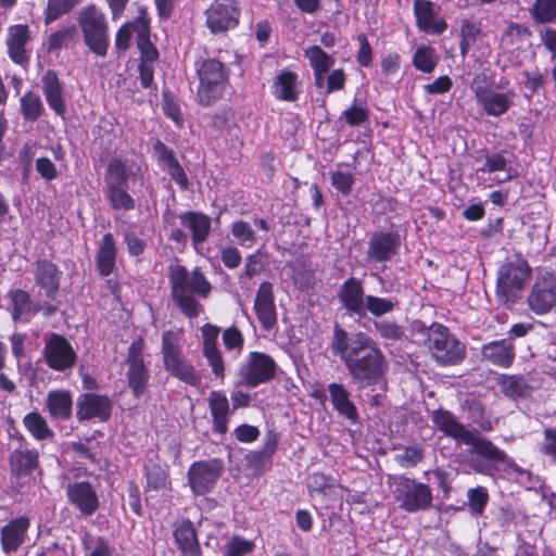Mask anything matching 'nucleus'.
I'll return each mask as SVG.
<instances>
[{
    "instance_id": "7c9ffc66",
    "label": "nucleus",
    "mask_w": 556,
    "mask_h": 556,
    "mask_svg": "<svg viewBox=\"0 0 556 556\" xmlns=\"http://www.w3.org/2000/svg\"><path fill=\"white\" fill-rule=\"evenodd\" d=\"M139 36L137 46L141 54V62L154 63L159 58V52L150 40V21L144 8H140L138 15Z\"/></svg>"
},
{
    "instance_id": "4be33fe9",
    "label": "nucleus",
    "mask_w": 556,
    "mask_h": 556,
    "mask_svg": "<svg viewBox=\"0 0 556 556\" xmlns=\"http://www.w3.org/2000/svg\"><path fill=\"white\" fill-rule=\"evenodd\" d=\"M482 358L495 366L508 368L515 359V344L511 338L494 340L481 348Z\"/></svg>"
},
{
    "instance_id": "3c124183",
    "label": "nucleus",
    "mask_w": 556,
    "mask_h": 556,
    "mask_svg": "<svg viewBox=\"0 0 556 556\" xmlns=\"http://www.w3.org/2000/svg\"><path fill=\"white\" fill-rule=\"evenodd\" d=\"M21 109L25 119L35 122L42 114L43 105L38 94L27 92L21 99Z\"/></svg>"
},
{
    "instance_id": "c756f323",
    "label": "nucleus",
    "mask_w": 556,
    "mask_h": 556,
    "mask_svg": "<svg viewBox=\"0 0 556 556\" xmlns=\"http://www.w3.org/2000/svg\"><path fill=\"white\" fill-rule=\"evenodd\" d=\"M46 406L53 419L67 420L72 416L73 399L67 390H51L47 394Z\"/></svg>"
},
{
    "instance_id": "774afa93",
    "label": "nucleus",
    "mask_w": 556,
    "mask_h": 556,
    "mask_svg": "<svg viewBox=\"0 0 556 556\" xmlns=\"http://www.w3.org/2000/svg\"><path fill=\"white\" fill-rule=\"evenodd\" d=\"M544 441L540 445L539 451L548 457L552 463L556 464V428H546L543 431Z\"/></svg>"
},
{
    "instance_id": "8fccbe9b",
    "label": "nucleus",
    "mask_w": 556,
    "mask_h": 556,
    "mask_svg": "<svg viewBox=\"0 0 556 556\" xmlns=\"http://www.w3.org/2000/svg\"><path fill=\"white\" fill-rule=\"evenodd\" d=\"M127 188H105L106 198L114 210L130 211L135 207V200L127 192Z\"/></svg>"
},
{
    "instance_id": "e2e57ef3",
    "label": "nucleus",
    "mask_w": 556,
    "mask_h": 556,
    "mask_svg": "<svg viewBox=\"0 0 556 556\" xmlns=\"http://www.w3.org/2000/svg\"><path fill=\"white\" fill-rule=\"evenodd\" d=\"M424 458L422 450L416 445L407 446L395 456L396 463L403 468L415 467Z\"/></svg>"
},
{
    "instance_id": "f3484780",
    "label": "nucleus",
    "mask_w": 556,
    "mask_h": 556,
    "mask_svg": "<svg viewBox=\"0 0 556 556\" xmlns=\"http://www.w3.org/2000/svg\"><path fill=\"white\" fill-rule=\"evenodd\" d=\"M277 364L274 358L262 352H251L245 364V386L254 388L273 380Z\"/></svg>"
},
{
    "instance_id": "2f4dec72",
    "label": "nucleus",
    "mask_w": 556,
    "mask_h": 556,
    "mask_svg": "<svg viewBox=\"0 0 556 556\" xmlns=\"http://www.w3.org/2000/svg\"><path fill=\"white\" fill-rule=\"evenodd\" d=\"M207 402L213 417L214 431L225 433L227 431V417L229 414V403L226 395L218 391H212Z\"/></svg>"
},
{
    "instance_id": "69168bd1",
    "label": "nucleus",
    "mask_w": 556,
    "mask_h": 556,
    "mask_svg": "<svg viewBox=\"0 0 556 556\" xmlns=\"http://www.w3.org/2000/svg\"><path fill=\"white\" fill-rule=\"evenodd\" d=\"M333 485V479L323 472H313L307 478V488L311 492L325 494Z\"/></svg>"
},
{
    "instance_id": "423d86ee",
    "label": "nucleus",
    "mask_w": 556,
    "mask_h": 556,
    "mask_svg": "<svg viewBox=\"0 0 556 556\" xmlns=\"http://www.w3.org/2000/svg\"><path fill=\"white\" fill-rule=\"evenodd\" d=\"M77 22L88 49L98 56H105L110 47V37L104 13L91 4L79 11Z\"/></svg>"
},
{
    "instance_id": "864d4df0",
    "label": "nucleus",
    "mask_w": 556,
    "mask_h": 556,
    "mask_svg": "<svg viewBox=\"0 0 556 556\" xmlns=\"http://www.w3.org/2000/svg\"><path fill=\"white\" fill-rule=\"evenodd\" d=\"M139 25L137 16L135 21L126 22L119 27L115 36L117 51L125 52L129 48L132 35L136 33L139 36Z\"/></svg>"
},
{
    "instance_id": "0eeeda50",
    "label": "nucleus",
    "mask_w": 556,
    "mask_h": 556,
    "mask_svg": "<svg viewBox=\"0 0 556 556\" xmlns=\"http://www.w3.org/2000/svg\"><path fill=\"white\" fill-rule=\"evenodd\" d=\"M194 66L199 77V101L202 105H210L225 91L228 81L225 65L216 59H201Z\"/></svg>"
},
{
    "instance_id": "dca6fc26",
    "label": "nucleus",
    "mask_w": 556,
    "mask_h": 556,
    "mask_svg": "<svg viewBox=\"0 0 556 556\" xmlns=\"http://www.w3.org/2000/svg\"><path fill=\"white\" fill-rule=\"evenodd\" d=\"M401 243L397 231H375L367 243V258L379 263L388 262L399 253Z\"/></svg>"
},
{
    "instance_id": "a19ab883",
    "label": "nucleus",
    "mask_w": 556,
    "mask_h": 556,
    "mask_svg": "<svg viewBox=\"0 0 556 556\" xmlns=\"http://www.w3.org/2000/svg\"><path fill=\"white\" fill-rule=\"evenodd\" d=\"M38 465V453L35 450H17L11 455V467L18 475L30 473Z\"/></svg>"
},
{
    "instance_id": "473e14b6",
    "label": "nucleus",
    "mask_w": 556,
    "mask_h": 556,
    "mask_svg": "<svg viewBox=\"0 0 556 556\" xmlns=\"http://www.w3.org/2000/svg\"><path fill=\"white\" fill-rule=\"evenodd\" d=\"M36 283L40 286L48 296L59 289V270L58 267L49 261H38L35 269Z\"/></svg>"
},
{
    "instance_id": "f8f14e48",
    "label": "nucleus",
    "mask_w": 556,
    "mask_h": 556,
    "mask_svg": "<svg viewBox=\"0 0 556 556\" xmlns=\"http://www.w3.org/2000/svg\"><path fill=\"white\" fill-rule=\"evenodd\" d=\"M473 92L484 112L495 117L504 115L511 108L515 96L513 91L497 92L490 89L486 86L485 75L476 77Z\"/></svg>"
},
{
    "instance_id": "5fc2aeb1",
    "label": "nucleus",
    "mask_w": 556,
    "mask_h": 556,
    "mask_svg": "<svg viewBox=\"0 0 556 556\" xmlns=\"http://www.w3.org/2000/svg\"><path fill=\"white\" fill-rule=\"evenodd\" d=\"M468 506L475 515H481L489 502V493L484 486L471 488L467 492Z\"/></svg>"
},
{
    "instance_id": "4d7b16f0",
    "label": "nucleus",
    "mask_w": 556,
    "mask_h": 556,
    "mask_svg": "<svg viewBox=\"0 0 556 556\" xmlns=\"http://www.w3.org/2000/svg\"><path fill=\"white\" fill-rule=\"evenodd\" d=\"M80 0H49L46 11V23L49 24L58 20L63 14L70 12Z\"/></svg>"
},
{
    "instance_id": "37998d69",
    "label": "nucleus",
    "mask_w": 556,
    "mask_h": 556,
    "mask_svg": "<svg viewBox=\"0 0 556 556\" xmlns=\"http://www.w3.org/2000/svg\"><path fill=\"white\" fill-rule=\"evenodd\" d=\"M23 424L36 440L53 437V431L49 428L47 420L37 412L28 413L24 417Z\"/></svg>"
},
{
    "instance_id": "4c0bfd02",
    "label": "nucleus",
    "mask_w": 556,
    "mask_h": 556,
    "mask_svg": "<svg viewBox=\"0 0 556 556\" xmlns=\"http://www.w3.org/2000/svg\"><path fill=\"white\" fill-rule=\"evenodd\" d=\"M174 538L181 553L193 554L198 549L195 531L190 521H182L177 525Z\"/></svg>"
},
{
    "instance_id": "6e6552de",
    "label": "nucleus",
    "mask_w": 556,
    "mask_h": 556,
    "mask_svg": "<svg viewBox=\"0 0 556 556\" xmlns=\"http://www.w3.org/2000/svg\"><path fill=\"white\" fill-rule=\"evenodd\" d=\"M393 483L395 485L394 497L403 510L416 513L431 506L432 492L428 484L405 476L394 477Z\"/></svg>"
},
{
    "instance_id": "c03bdc74",
    "label": "nucleus",
    "mask_w": 556,
    "mask_h": 556,
    "mask_svg": "<svg viewBox=\"0 0 556 556\" xmlns=\"http://www.w3.org/2000/svg\"><path fill=\"white\" fill-rule=\"evenodd\" d=\"M481 34V25L478 22H473L471 20H463L460 24L459 35H460V45L459 50L460 54L464 56L468 53L470 48L476 43L478 37Z\"/></svg>"
},
{
    "instance_id": "7ed1b4c3",
    "label": "nucleus",
    "mask_w": 556,
    "mask_h": 556,
    "mask_svg": "<svg viewBox=\"0 0 556 556\" xmlns=\"http://www.w3.org/2000/svg\"><path fill=\"white\" fill-rule=\"evenodd\" d=\"M172 294L181 312L192 318L200 313V305L195 295L206 298L211 291V285L199 268L189 273L182 266L172 268L170 273Z\"/></svg>"
},
{
    "instance_id": "a211bd4d",
    "label": "nucleus",
    "mask_w": 556,
    "mask_h": 556,
    "mask_svg": "<svg viewBox=\"0 0 556 556\" xmlns=\"http://www.w3.org/2000/svg\"><path fill=\"white\" fill-rule=\"evenodd\" d=\"M254 311L264 330L269 331L277 326V311L270 282L261 283L254 300Z\"/></svg>"
},
{
    "instance_id": "aec40b11",
    "label": "nucleus",
    "mask_w": 556,
    "mask_h": 556,
    "mask_svg": "<svg viewBox=\"0 0 556 556\" xmlns=\"http://www.w3.org/2000/svg\"><path fill=\"white\" fill-rule=\"evenodd\" d=\"M112 403L108 396L87 393L77 402V418L80 421L98 419L106 421L111 416Z\"/></svg>"
},
{
    "instance_id": "cd10ccee",
    "label": "nucleus",
    "mask_w": 556,
    "mask_h": 556,
    "mask_svg": "<svg viewBox=\"0 0 556 556\" xmlns=\"http://www.w3.org/2000/svg\"><path fill=\"white\" fill-rule=\"evenodd\" d=\"M42 91L49 106L60 116H63L66 106L63 98V87L56 73L48 71L42 76Z\"/></svg>"
},
{
    "instance_id": "4468645a",
    "label": "nucleus",
    "mask_w": 556,
    "mask_h": 556,
    "mask_svg": "<svg viewBox=\"0 0 556 556\" xmlns=\"http://www.w3.org/2000/svg\"><path fill=\"white\" fill-rule=\"evenodd\" d=\"M528 304L535 314H545L556 305V274L547 271L536 277Z\"/></svg>"
},
{
    "instance_id": "9d476101",
    "label": "nucleus",
    "mask_w": 556,
    "mask_h": 556,
    "mask_svg": "<svg viewBox=\"0 0 556 556\" xmlns=\"http://www.w3.org/2000/svg\"><path fill=\"white\" fill-rule=\"evenodd\" d=\"M42 355L46 364L56 371L70 370L76 363V353L72 344L58 333L46 337Z\"/></svg>"
},
{
    "instance_id": "ea45409f",
    "label": "nucleus",
    "mask_w": 556,
    "mask_h": 556,
    "mask_svg": "<svg viewBox=\"0 0 556 556\" xmlns=\"http://www.w3.org/2000/svg\"><path fill=\"white\" fill-rule=\"evenodd\" d=\"M296 74L290 71H282L275 80V94L278 99L285 101H294L298 94L294 90Z\"/></svg>"
},
{
    "instance_id": "e433bc0d",
    "label": "nucleus",
    "mask_w": 556,
    "mask_h": 556,
    "mask_svg": "<svg viewBox=\"0 0 556 556\" xmlns=\"http://www.w3.org/2000/svg\"><path fill=\"white\" fill-rule=\"evenodd\" d=\"M165 369L174 377L190 386H198L201 382L200 375L194 367L182 356L164 364Z\"/></svg>"
},
{
    "instance_id": "72a5a7b5",
    "label": "nucleus",
    "mask_w": 556,
    "mask_h": 556,
    "mask_svg": "<svg viewBox=\"0 0 556 556\" xmlns=\"http://www.w3.org/2000/svg\"><path fill=\"white\" fill-rule=\"evenodd\" d=\"M116 247L112 233H105L102 237L99 250L97 253V267L101 276H109L115 267L116 261Z\"/></svg>"
},
{
    "instance_id": "052dcab7",
    "label": "nucleus",
    "mask_w": 556,
    "mask_h": 556,
    "mask_svg": "<svg viewBox=\"0 0 556 556\" xmlns=\"http://www.w3.org/2000/svg\"><path fill=\"white\" fill-rule=\"evenodd\" d=\"M341 118H343L349 126L357 127L368 121L369 113L365 106L353 103L342 113Z\"/></svg>"
},
{
    "instance_id": "39448f33",
    "label": "nucleus",
    "mask_w": 556,
    "mask_h": 556,
    "mask_svg": "<svg viewBox=\"0 0 556 556\" xmlns=\"http://www.w3.org/2000/svg\"><path fill=\"white\" fill-rule=\"evenodd\" d=\"M426 337V344L435 362L440 365L451 366L463 362L466 356V346L447 327L432 323L430 326H415Z\"/></svg>"
},
{
    "instance_id": "603ef678",
    "label": "nucleus",
    "mask_w": 556,
    "mask_h": 556,
    "mask_svg": "<svg viewBox=\"0 0 556 556\" xmlns=\"http://www.w3.org/2000/svg\"><path fill=\"white\" fill-rule=\"evenodd\" d=\"M147 489L160 491L168 486L166 470L160 465L152 464L146 467Z\"/></svg>"
},
{
    "instance_id": "c85d7f7f",
    "label": "nucleus",
    "mask_w": 556,
    "mask_h": 556,
    "mask_svg": "<svg viewBox=\"0 0 556 556\" xmlns=\"http://www.w3.org/2000/svg\"><path fill=\"white\" fill-rule=\"evenodd\" d=\"M277 447V440L275 435L269 434L267 441L261 451L251 452L247 456L245 469L251 470V475L254 477L260 476L267 470L271 464V456Z\"/></svg>"
},
{
    "instance_id": "20e7f679",
    "label": "nucleus",
    "mask_w": 556,
    "mask_h": 556,
    "mask_svg": "<svg viewBox=\"0 0 556 556\" xmlns=\"http://www.w3.org/2000/svg\"><path fill=\"white\" fill-rule=\"evenodd\" d=\"M531 275L532 268L520 253L508 256L497 270V301L505 306L517 303Z\"/></svg>"
},
{
    "instance_id": "393cba45",
    "label": "nucleus",
    "mask_w": 556,
    "mask_h": 556,
    "mask_svg": "<svg viewBox=\"0 0 556 556\" xmlns=\"http://www.w3.org/2000/svg\"><path fill=\"white\" fill-rule=\"evenodd\" d=\"M181 225L191 232L194 249L199 251L211 231V218L198 212H185L179 215Z\"/></svg>"
},
{
    "instance_id": "bb28decb",
    "label": "nucleus",
    "mask_w": 556,
    "mask_h": 556,
    "mask_svg": "<svg viewBox=\"0 0 556 556\" xmlns=\"http://www.w3.org/2000/svg\"><path fill=\"white\" fill-rule=\"evenodd\" d=\"M203 337V353L207 358L212 369L216 376H222L224 372V364L217 349V340L219 337V328L206 324L202 328Z\"/></svg>"
},
{
    "instance_id": "13d9d810",
    "label": "nucleus",
    "mask_w": 556,
    "mask_h": 556,
    "mask_svg": "<svg viewBox=\"0 0 556 556\" xmlns=\"http://www.w3.org/2000/svg\"><path fill=\"white\" fill-rule=\"evenodd\" d=\"M509 161L506 159L505 153H486L484 155L483 165L478 168L482 173H495V172H507Z\"/></svg>"
},
{
    "instance_id": "bf43d9fd",
    "label": "nucleus",
    "mask_w": 556,
    "mask_h": 556,
    "mask_svg": "<svg viewBox=\"0 0 556 556\" xmlns=\"http://www.w3.org/2000/svg\"><path fill=\"white\" fill-rule=\"evenodd\" d=\"M331 185L343 195H349L352 191L355 178L352 173L332 170L330 172Z\"/></svg>"
},
{
    "instance_id": "c9c22d12",
    "label": "nucleus",
    "mask_w": 556,
    "mask_h": 556,
    "mask_svg": "<svg viewBox=\"0 0 556 556\" xmlns=\"http://www.w3.org/2000/svg\"><path fill=\"white\" fill-rule=\"evenodd\" d=\"M13 306L12 317L15 321L26 323L36 313L29 294L24 290H13L9 293Z\"/></svg>"
},
{
    "instance_id": "09e8293b",
    "label": "nucleus",
    "mask_w": 556,
    "mask_h": 556,
    "mask_svg": "<svg viewBox=\"0 0 556 556\" xmlns=\"http://www.w3.org/2000/svg\"><path fill=\"white\" fill-rule=\"evenodd\" d=\"M396 305L397 301L395 299L380 298L368 294V299L365 304V315L369 313L375 317H381L392 313Z\"/></svg>"
},
{
    "instance_id": "0e129e2a",
    "label": "nucleus",
    "mask_w": 556,
    "mask_h": 556,
    "mask_svg": "<svg viewBox=\"0 0 556 556\" xmlns=\"http://www.w3.org/2000/svg\"><path fill=\"white\" fill-rule=\"evenodd\" d=\"M84 545L88 556H108L110 553L108 543L100 536L85 535Z\"/></svg>"
},
{
    "instance_id": "79ce46f5",
    "label": "nucleus",
    "mask_w": 556,
    "mask_h": 556,
    "mask_svg": "<svg viewBox=\"0 0 556 556\" xmlns=\"http://www.w3.org/2000/svg\"><path fill=\"white\" fill-rule=\"evenodd\" d=\"M181 340L182 333L180 330H166L163 332L162 354L164 364L181 357Z\"/></svg>"
},
{
    "instance_id": "a18cd8bd",
    "label": "nucleus",
    "mask_w": 556,
    "mask_h": 556,
    "mask_svg": "<svg viewBox=\"0 0 556 556\" xmlns=\"http://www.w3.org/2000/svg\"><path fill=\"white\" fill-rule=\"evenodd\" d=\"M438 62L439 56L432 47L420 46L414 52L413 64L418 71L429 74L433 72Z\"/></svg>"
},
{
    "instance_id": "a878e982",
    "label": "nucleus",
    "mask_w": 556,
    "mask_h": 556,
    "mask_svg": "<svg viewBox=\"0 0 556 556\" xmlns=\"http://www.w3.org/2000/svg\"><path fill=\"white\" fill-rule=\"evenodd\" d=\"M29 520L26 517L16 518L1 529V544L5 554L15 553L24 543Z\"/></svg>"
},
{
    "instance_id": "6e6d98bb",
    "label": "nucleus",
    "mask_w": 556,
    "mask_h": 556,
    "mask_svg": "<svg viewBox=\"0 0 556 556\" xmlns=\"http://www.w3.org/2000/svg\"><path fill=\"white\" fill-rule=\"evenodd\" d=\"M530 36L531 30L529 27L518 23H510L502 36V41L507 46H515Z\"/></svg>"
},
{
    "instance_id": "5701e85b",
    "label": "nucleus",
    "mask_w": 556,
    "mask_h": 556,
    "mask_svg": "<svg viewBox=\"0 0 556 556\" xmlns=\"http://www.w3.org/2000/svg\"><path fill=\"white\" fill-rule=\"evenodd\" d=\"M30 40L29 27L27 25L17 24L8 28L7 46L10 59L20 65L29 60V52L26 49Z\"/></svg>"
},
{
    "instance_id": "6ab92c4d",
    "label": "nucleus",
    "mask_w": 556,
    "mask_h": 556,
    "mask_svg": "<svg viewBox=\"0 0 556 556\" xmlns=\"http://www.w3.org/2000/svg\"><path fill=\"white\" fill-rule=\"evenodd\" d=\"M66 494L68 502L84 516L93 515L99 507L97 492L87 481L68 483Z\"/></svg>"
},
{
    "instance_id": "f03ea898",
    "label": "nucleus",
    "mask_w": 556,
    "mask_h": 556,
    "mask_svg": "<svg viewBox=\"0 0 556 556\" xmlns=\"http://www.w3.org/2000/svg\"><path fill=\"white\" fill-rule=\"evenodd\" d=\"M431 420L444 435L454 439L457 444L470 446L469 453L475 456L468 460V465L475 472L492 476L500 466H503L517 473H523V469L505 451L482 437L477 429H468L451 412L442 408L433 410Z\"/></svg>"
},
{
    "instance_id": "680f3d73",
    "label": "nucleus",
    "mask_w": 556,
    "mask_h": 556,
    "mask_svg": "<svg viewBox=\"0 0 556 556\" xmlns=\"http://www.w3.org/2000/svg\"><path fill=\"white\" fill-rule=\"evenodd\" d=\"M76 37L75 26L63 28L59 31L53 33L49 39V49L56 50L62 47H68L74 42Z\"/></svg>"
},
{
    "instance_id": "1a4fd4ad",
    "label": "nucleus",
    "mask_w": 556,
    "mask_h": 556,
    "mask_svg": "<svg viewBox=\"0 0 556 556\" xmlns=\"http://www.w3.org/2000/svg\"><path fill=\"white\" fill-rule=\"evenodd\" d=\"M144 348V340L137 338L129 345L125 359L127 383L137 399L146 393L150 380L149 364L144 361L143 355Z\"/></svg>"
},
{
    "instance_id": "f704fd0d",
    "label": "nucleus",
    "mask_w": 556,
    "mask_h": 556,
    "mask_svg": "<svg viewBox=\"0 0 556 556\" xmlns=\"http://www.w3.org/2000/svg\"><path fill=\"white\" fill-rule=\"evenodd\" d=\"M131 170L127 162L119 157H112L109 161L104 181L105 188L128 187Z\"/></svg>"
},
{
    "instance_id": "de8ad7c7",
    "label": "nucleus",
    "mask_w": 556,
    "mask_h": 556,
    "mask_svg": "<svg viewBox=\"0 0 556 556\" xmlns=\"http://www.w3.org/2000/svg\"><path fill=\"white\" fill-rule=\"evenodd\" d=\"M304 56L309 61L313 71L329 72L334 60L319 46H311L304 50Z\"/></svg>"
},
{
    "instance_id": "ddd939ff",
    "label": "nucleus",
    "mask_w": 556,
    "mask_h": 556,
    "mask_svg": "<svg viewBox=\"0 0 556 556\" xmlns=\"http://www.w3.org/2000/svg\"><path fill=\"white\" fill-rule=\"evenodd\" d=\"M223 472V463L213 458L194 462L188 470V482L195 495L208 493Z\"/></svg>"
},
{
    "instance_id": "f257e3e1",
    "label": "nucleus",
    "mask_w": 556,
    "mask_h": 556,
    "mask_svg": "<svg viewBox=\"0 0 556 556\" xmlns=\"http://www.w3.org/2000/svg\"><path fill=\"white\" fill-rule=\"evenodd\" d=\"M329 350L332 356L342 361L355 384L366 388L384 382L388 361L378 343L367 333L349 332L336 323Z\"/></svg>"
},
{
    "instance_id": "9b49d317",
    "label": "nucleus",
    "mask_w": 556,
    "mask_h": 556,
    "mask_svg": "<svg viewBox=\"0 0 556 556\" xmlns=\"http://www.w3.org/2000/svg\"><path fill=\"white\" fill-rule=\"evenodd\" d=\"M204 14L205 25L212 34L232 29L240 21V9L235 0H215Z\"/></svg>"
},
{
    "instance_id": "412c9836",
    "label": "nucleus",
    "mask_w": 556,
    "mask_h": 556,
    "mask_svg": "<svg viewBox=\"0 0 556 556\" xmlns=\"http://www.w3.org/2000/svg\"><path fill=\"white\" fill-rule=\"evenodd\" d=\"M414 14L417 27L424 33L441 35L447 28L446 22L440 17L430 0H415Z\"/></svg>"
},
{
    "instance_id": "49530a36",
    "label": "nucleus",
    "mask_w": 556,
    "mask_h": 556,
    "mask_svg": "<svg viewBox=\"0 0 556 556\" xmlns=\"http://www.w3.org/2000/svg\"><path fill=\"white\" fill-rule=\"evenodd\" d=\"M530 15L538 24H548L556 21V0H535L530 9Z\"/></svg>"
},
{
    "instance_id": "b1692460",
    "label": "nucleus",
    "mask_w": 556,
    "mask_h": 556,
    "mask_svg": "<svg viewBox=\"0 0 556 556\" xmlns=\"http://www.w3.org/2000/svg\"><path fill=\"white\" fill-rule=\"evenodd\" d=\"M328 392L333 409L339 416L345 418L352 425H357L359 422V414L357 407L351 401L350 392L344 384L331 382L328 384Z\"/></svg>"
},
{
    "instance_id": "338daca9",
    "label": "nucleus",
    "mask_w": 556,
    "mask_h": 556,
    "mask_svg": "<svg viewBox=\"0 0 556 556\" xmlns=\"http://www.w3.org/2000/svg\"><path fill=\"white\" fill-rule=\"evenodd\" d=\"M375 329L381 338L387 340H399L403 336V329L394 321L379 320L374 323Z\"/></svg>"
},
{
    "instance_id": "58836bf2",
    "label": "nucleus",
    "mask_w": 556,
    "mask_h": 556,
    "mask_svg": "<svg viewBox=\"0 0 556 556\" xmlns=\"http://www.w3.org/2000/svg\"><path fill=\"white\" fill-rule=\"evenodd\" d=\"M497 384L501 391L511 399L526 396L529 391L527 380L520 375H502L497 379Z\"/></svg>"
},
{
    "instance_id": "2eb2a0df",
    "label": "nucleus",
    "mask_w": 556,
    "mask_h": 556,
    "mask_svg": "<svg viewBox=\"0 0 556 556\" xmlns=\"http://www.w3.org/2000/svg\"><path fill=\"white\" fill-rule=\"evenodd\" d=\"M337 298L351 316L365 317V304L368 294L365 293L364 283L356 277H350L342 282L337 292Z\"/></svg>"
}]
</instances>
